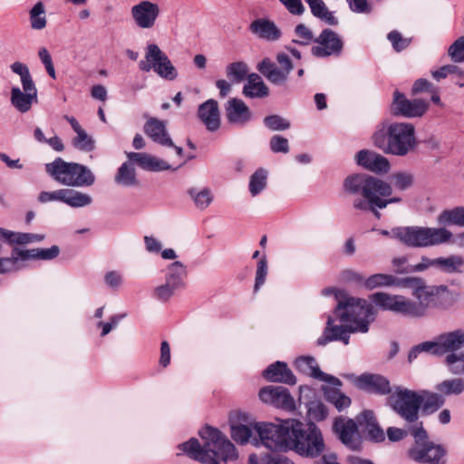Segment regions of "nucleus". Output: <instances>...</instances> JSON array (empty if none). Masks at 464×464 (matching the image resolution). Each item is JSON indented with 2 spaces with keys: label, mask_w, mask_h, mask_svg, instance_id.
<instances>
[{
  "label": "nucleus",
  "mask_w": 464,
  "mask_h": 464,
  "mask_svg": "<svg viewBox=\"0 0 464 464\" xmlns=\"http://www.w3.org/2000/svg\"><path fill=\"white\" fill-rule=\"evenodd\" d=\"M422 352L434 354V349L431 341L423 342L412 347L408 354L409 362H412L413 360H415L418 357V355Z\"/></svg>",
  "instance_id": "62"
},
{
  "label": "nucleus",
  "mask_w": 464,
  "mask_h": 464,
  "mask_svg": "<svg viewBox=\"0 0 464 464\" xmlns=\"http://www.w3.org/2000/svg\"><path fill=\"white\" fill-rule=\"evenodd\" d=\"M403 288L411 290V295L416 299L415 307L419 318L426 316L430 309L441 308L443 306V291L438 287L427 285L419 277H407Z\"/></svg>",
  "instance_id": "9"
},
{
  "label": "nucleus",
  "mask_w": 464,
  "mask_h": 464,
  "mask_svg": "<svg viewBox=\"0 0 464 464\" xmlns=\"http://www.w3.org/2000/svg\"><path fill=\"white\" fill-rule=\"evenodd\" d=\"M308 5L311 14L328 25H337L339 21L334 11H330L324 0H304Z\"/></svg>",
  "instance_id": "36"
},
{
  "label": "nucleus",
  "mask_w": 464,
  "mask_h": 464,
  "mask_svg": "<svg viewBox=\"0 0 464 464\" xmlns=\"http://www.w3.org/2000/svg\"><path fill=\"white\" fill-rule=\"evenodd\" d=\"M178 290L179 288L165 281L154 289L153 295L161 302H167Z\"/></svg>",
  "instance_id": "51"
},
{
  "label": "nucleus",
  "mask_w": 464,
  "mask_h": 464,
  "mask_svg": "<svg viewBox=\"0 0 464 464\" xmlns=\"http://www.w3.org/2000/svg\"><path fill=\"white\" fill-rule=\"evenodd\" d=\"M39 58L43 64L44 65L47 73L52 77L53 79L56 78L55 69L53 63L52 56L48 50L45 47H42L39 49L38 52Z\"/></svg>",
  "instance_id": "59"
},
{
  "label": "nucleus",
  "mask_w": 464,
  "mask_h": 464,
  "mask_svg": "<svg viewBox=\"0 0 464 464\" xmlns=\"http://www.w3.org/2000/svg\"><path fill=\"white\" fill-rule=\"evenodd\" d=\"M160 13L159 5L149 0L140 1L130 9V14L135 24L141 29L154 27Z\"/></svg>",
  "instance_id": "19"
},
{
  "label": "nucleus",
  "mask_w": 464,
  "mask_h": 464,
  "mask_svg": "<svg viewBox=\"0 0 464 464\" xmlns=\"http://www.w3.org/2000/svg\"><path fill=\"white\" fill-rule=\"evenodd\" d=\"M286 10L294 15H302L304 13V6L302 0H279Z\"/></svg>",
  "instance_id": "63"
},
{
  "label": "nucleus",
  "mask_w": 464,
  "mask_h": 464,
  "mask_svg": "<svg viewBox=\"0 0 464 464\" xmlns=\"http://www.w3.org/2000/svg\"><path fill=\"white\" fill-rule=\"evenodd\" d=\"M186 266L179 261H174L166 267L165 281L179 289L185 287Z\"/></svg>",
  "instance_id": "38"
},
{
  "label": "nucleus",
  "mask_w": 464,
  "mask_h": 464,
  "mask_svg": "<svg viewBox=\"0 0 464 464\" xmlns=\"http://www.w3.org/2000/svg\"><path fill=\"white\" fill-rule=\"evenodd\" d=\"M198 115L209 131H216L220 127V115L218 103L209 99L199 105Z\"/></svg>",
  "instance_id": "28"
},
{
  "label": "nucleus",
  "mask_w": 464,
  "mask_h": 464,
  "mask_svg": "<svg viewBox=\"0 0 464 464\" xmlns=\"http://www.w3.org/2000/svg\"><path fill=\"white\" fill-rule=\"evenodd\" d=\"M387 405L407 423H414L419 420L420 401L416 391L395 386L387 398Z\"/></svg>",
  "instance_id": "10"
},
{
  "label": "nucleus",
  "mask_w": 464,
  "mask_h": 464,
  "mask_svg": "<svg viewBox=\"0 0 464 464\" xmlns=\"http://www.w3.org/2000/svg\"><path fill=\"white\" fill-rule=\"evenodd\" d=\"M435 389L445 396L459 395L464 392V380L461 378H453L444 380L436 384Z\"/></svg>",
  "instance_id": "42"
},
{
  "label": "nucleus",
  "mask_w": 464,
  "mask_h": 464,
  "mask_svg": "<svg viewBox=\"0 0 464 464\" xmlns=\"http://www.w3.org/2000/svg\"><path fill=\"white\" fill-rule=\"evenodd\" d=\"M267 261L266 256L260 258L256 271V282L254 290L256 292L264 285L267 275Z\"/></svg>",
  "instance_id": "56"
},
{
  "label": "nucleus",
  "mask_w": 464,
  "mask_h": 464,
  "mask_svg": "<svg viewBox=\"0 0 464 464\" xmlns=\"http://www.w3.org/2000/svg\"><path fill=\"white\" fill-rule=\"evenodd\" d=\"M260 400L276 408L292 411L295 409V400L286 388L282 386H266L259 392Z\"/></svg>",
  "instance_id": "20"
},
{
  "label": "nucleus",
  "mask_w": 464,
  "mask_h": 464,
  "mask_svg": "<svg viewBox=\"0 0 464 464\" xmlns=\"http://www.w3.org/2000/svg\"><path fill=\"white\" fill-rule=\"evenodd\" d=\"M13 72L20 76L22 85H35L30 74L27 65L20 62H15L11 65Z\"/></svg>",
  "instance_id": "55"
},
{
  "label": "nucleus",
  "mask_w": 464,
  "mask_h": 464,
  "mask_svg": "<svg viewBox=\"0 0 464 464\" xmlns=\"http://www.w3.org/2000/svg\"><path fill=\"white\" fill-rule=\"evenodd\" d=\"M406 279L407 277L399 278L389 274H374L365 279L364 287L368 290L383 286H397L403 288Z\"/></svg>",
  "instance_id": "34"
},
{
  "label": "nucleus",
  "mask_w": 464,
  "mask_h": 464,
  "mask_svg": "<svg viewBox=\"0 0 464 464\" xmlns=\"http://www.w3.org/2000/svg\"><path fill=\"white\" fill-rule=\"evenodd\" d=\"M63 118L76 133V136L72 140V145L76 150L83 152L93 151L95 150V140L85 131L74 117L64 115Z\"/></svg>",
  "instance_id": "29"
},
{
  "label": "nucleus",
  "mask_w": 464,
  "mask_h": 464,
  "mask_svg": "<svg viewBox=\"0 0 464 464\" xmlns=\"http://www.w3.org/2000/svg\"><path fill=\"white\" fill-rule=\"evenodd\" d=\"M392 183L399 190H406L413 185V175L408 172L394 173L392 177Z\"/></svg>",
  "instance_id": "50"
},
{
  "label": "nucleus",
  "mask_w": 464,
  "mask_h": 464,
  "mask_svg": "<svg viewBox=\"0 0 464 464\" xmlns=\"http://www.w3.org/2000/svg\"><path fill=\"white\" fill-rule=\"evenodd\" d=\"M114 179L117 184L124 187H134L138 184L135 169L129 161L121 164Z\"/></svg>",
  "instance_id": "41"
},
{
  "label": "nucleus",
  "mask_w": 464,
  "mask_h": 464,
  "mask_svg": "<svg viewBox=\"0 0 464 464\" xmlns=\"http://www.w3.org/2000/svg\"><path fill=\"white\" fill-rule=\"evenodd\" d=\"M145 60L139 63L142 72L153 70L160 78L174 81L178 77V71L168 55L156 44H149L146 47Z\"/></svg>",
  "instance_id": "12"
},
{
  "label": "nucleus",
  "mask_w": 464,
  "mask_h": 464,
  "mask_svg": "<svg viewBox=\"0 0 464 464\" xmlns=\"http://www.w3.org/2000/svg\"><path fill=\"white\" fill-rule=\"evenodd\" d=\"M311 53L318 58L338 56L341 54L343 43L340 36L331 29H324L318 37L314 38Z\"/></svg>",
  "instance_id": "17"
},
{
  "label": "nucleus",
  "mask_w": 464,
  "mask_h": 464,
  "mask_svg": "<svg viewBox=\"0 0 464 464\" xmlns=\"http://www.w3.org/2000/svg\"><path fill=\"white\" fill-rule=\"evenodd\" d=\"M230 433L232 439L238 444L245 445L248 443L256 431L258 439L253 438L251 442L256 445H264L266 447L265 440L262 438L259 426L262 424H274L273 422H256L254 419L246 412L235 411L230 415Z\"/></svg>",
  "instance_id": "11"
},
{
  "label": "nucleus",
  "mask_w": 464,
  "mask_h": 464,
  "mask_svg": "<svg viewBox=\"0 0 464 464\" xmlns=\"http://www.w3.org/2000/svg\"><path fill=\"white\" fill-rule=\"evenodd\" d=\"M429 109V102L422 99L409 100L406 96L395 91L393 100L391 105L392 113L395 116L405 118H420L423 116Z\"/></svg>",
  "instance_id": "15"
},
{
  "label": "nucleus",
  "mask_w": 464,
  "mask_h": 464,
  "mask_svg": "<svg viewBox=\"0 0 464 464\" xmlns=\"http://www.w3.org/2000/svg\"><path fill=\"white\" fill-rule=\"evenodd\" d=\"M45 172L57 183L69 188L91 187L95 175L90 168L76 162H67L62 158L45 164Z\"/></svg>",
  "instance_id": "6"
},
{
  "label": "nucleus",
  "mask_w": 464,
  "mask_h": 464,
  "mask_svg": "<svg viewBox=\"0 0 464 464\" xmlns=\"http://www.w3.org/2000/svg\"><path fill=\"white\" fill-rule=\"evenodd\" d=\"M188 193L195 206L201 210L206 209L213 201V195L208 188H205L200 190L192 188L188 190Z\"/></svg>",
  "instance_id": "45"
},
{
  "label": "nucleus",
  "mask_w": 464,
  "mask_h": 464,
  "mask_svg": "<svg viewBox=\"0 0 464 464\" xmlns=\"http://www.w3.org/2000/svg\"><path fill=\"white\" fill-rule=\"evenodd\" d=\"M144 132L156 143L161 146H173L166 124L163 121L150 118L144 125Z\"/></svg>",
  "instance_id": "31"
},
{
  "label": "nucleus",
  "mask_w": 464,
  "mask_h": 464,
  "mask_svg": "<svg viewBox=\"0 0 464 464\" xmlns=\"http://www.w3.org/2000/svg\"><path fill=\"white\" fill-rule=\"evenodd\" d=\"M225 111L227 121L233 125L242 127L252 120L250 109L240 99H229L225 105Z\"/></svg>",
  "instance_id": "25"
},
{
  "label": "nucleus",
  "mask_w": 464,
  "mask_h": 464,
  "mask_svg": "<svg viewBox=\"0 0 464 464\" xmlns=\"http://www.w3.org/2000/svg\"><path fill=\"white\" fill-rule=\"evenodd\" d=\"M387 38L391 42L393 49L397 52L404 50L411 43V39L403 38L398 31H392L388 34Z\"/></svg>",
  "instance_id": "58"
},
{
  "label": "nucleus",
  "mask_w": 464,
  "mask_h": 464,
  "mask_svg": "<svg viewBox=\"0 0 464 464\" xmlns=\"http://www.w3.org/2000/svg\"><path fill=\"white\" fill-rule=\"evenodd\" d=\"M322 294L334 296L337 302L334 315L340 324H335L334 319L328 316L324 333L317 340L318 345L324 346L333 341H341L347 345L351 334H366L369 331V325L374 321L376 314L371 302L350 296L344 290L334 287L324 288Z\"/></svg>",
  "instance_id": "1"
},
{
  "label": "nucleus",
  "mask_w": 464,
  "mask_h": 464,
  "mask_svg": "<svg viewBox=\"0 0 464 464\" xmlns=\"http://www.w3.org/2000/svg\"><path fill=\"white\" fill-rule=\"evenodd\" d=\"M128 159L130 161L139 165L141 169L149 171L172 169L171 166L165 160L147 153L130 152ZM182 165L183 163L179 164L178 167L174 168L173 170L178 169Z\"/></svg>",
  "instance_id": "27"
},
{
  "label": "nucleus",
  "mask_w": 464,
  "mask_h": 464,
  "mask_svg": "<svg viewBox=\"0 0 464 464\" xmlns=\"http://www.w3.org/2000/svg\"><path fill=\"white\" fill-rule=\"evenodd\" d=\"M199 436L205 441L203 447L197 439H190L180 444L179 449L205 464H218L219 460L227 462L237 458L234 444L218 430L205 427L199 431Z\"/></svg>",
  "instance_id": "3"
},
{
  "label": "nucleus",
  "mask_w": 464,
  "mask_h": 464,
  "mask_svg": "<svg viewBox=\"0 0 464 464\" xmlns=\"http://www.w3.org/2000/svg\"><path fill=\"white\" fill-rule=\"evenodd\" d=\"M250 33L257 39L276 42L282 36V32L278 26L268 18H257L251 22L248 27Z\"/></svg>",
  "instance_id": "26"
},
{
  "label": "nucleus",
  "mask_w": 464,
  "mask_h": 464,
  "mask_svg": "<svg viewBox=\"0 0 464 464\" xmlns=\"http://www.w3.org/2000/svg\"><path fill=\"white\" fill-rule=\"evenodd\" d=\"M295 34L296 39H295L294 42L296 44L308 45L314 41L312 31L304 24H299L295 26Z\"/></svg>",
  "instance_id": "54"
},
{
  "label": "nucleus",
  "mask_w": 464,
  "mask_h": 464,
  "mask_svg": "<svg viewBox=\"0 0 464 464\" xmlns=\"http://www.w3.org/2000/svg\"><path fill=\"white\" fill-rule=\"evenodd\" d=\"M60 248L57 246H52L49 248H36L37 260H52L58 256Z\"/></svg>",
  "instance_id": "64"
},
{
  "label": "nucleus",
  "mask_w": 464,
  "mask_h": 464,
  "mask_svg": "<svg viewBox=\"0 0 464 464\" xmlns=\"http://www.w3.org/2000/svg\"><path fill=\"white\" fill-rule=\"evenodd\" d=\"M267 184V171L265 169H258L256 170L249 179V192L252 197L260 194L266 187Z\"/></svg>",
  "instance_id": "44"
},
{
  "label": "nucleus",
  "mask_w": 464,
  "mask_h": 464,
  "mask_svg": "<svg viewBox=\"0 0 464 464\" xmlns=\"http://www.w3.org/2000/svg\"><path fill=\"white\" fill-rule=\"evenodd\" d=\"M340 386L323 387V392L326 401L339 411H343L351 405V399L342 392L338 388Z\"/></svg>",
  "instance_id": "39"
},
{
  "label": "nucleus",
  "mask_w": 464,
  "mask_h": 464,
  "mask_svg": "<svg viewBox=\"0 0 464 464\" xmlns=\"http://www.w3.org/2000/svg\"><path fill=\"white\" fill-rule=\"evenodd\" d=\"M370 298L372 303L383 310L391 311L406 317L419 318L415 307V301L404 295L377 292L372 294Z\"/></svg>",
  "instance_id": "13"
},
{
  "label": "nucleus",
  "mask_w": 464,
  "mask_h": 464,
  "mask_svg": "<svg viewBox=\"0 0 464 464\" xmlns=\"http://www.w3.org/2000/svg\"><path fill=\"white\" fill-rule=\"evenodd\" d=\"M434 355L459 353L464 349V328H456L439 334L431 341Z\"/></svg>",
  "instance_id": "18"
},
{
  "label": "nucleus",
  "mask_w": 464,
  "mask_h": 464,
  "mask_svg": "<svg viewBox=\"0 0 464 464\" xmlns=\"http://www.w3.org/2000/svg\"><path fill=\"white\" fill-rule=\"evenodd\" d=\"M257 70L273 84H284L287 78V71H283L269 58L263 59L257 65Z\"/></svg>",
  "instance_id": "33"
},
{
  "label": "nucleus",
  "mask_w": 464,
  "mask_h": 464,
  "mask_svg": "<svg viewBox=\"0 0 464 464\" xmlns=\"http://www.w3.org/2000/svg\"><path fill=\"white\" fill-rule=\"evenodd\" d=\"M354 383L357 388L369 393L390 396L393 392L390 381L381 374H361L355 378Z\"/></svg>",
  "instance_id": "21"
},
{
  "label": "nucleus",
  "mask_w": 464,
  "mask_h": 464,
  "mask_svg": "<svg viewBox=\"0 0 464 464\" xmlns=\"http://www.w3.org/2000/svg\"><path fill=\"white\" fill-rule=\"evenodd\" d=\"M392 235L396 239L410 247H429L450 241L452 233L445 227H394Z\"/></svg>",
  "instance_id": "7"
},
{
  "label": "nucleus",
  "mask_w": 464,
  "mask_h": 464,
  "mask_svg": "<svg viewBox=\"0 0 464 464\" xmlns=\"http://www.w3.org/2000/svg\"><path fill=\"white\" fill-rule=\"evenodd\" d=\"M343 187L346 192L357 196L353 202L355 209L371 211L377 218H381L378 210L380 208L372 200L379 198L378 194L382 196L392 194L391 184L366 174L348 176L343 181Z\"/></svg>",
  "instance_id": "4"
},
{
  "label": "nucleus",
  "mask_w": 464,
  "mask_h": 464,
  "mask_svg": "<svg viewBox=\"0 0 464 464\" xmlns=\"http://www.w3.org/2000/svg\"><path fill=\"white\" fill-rule=\"evenodd\" d=\"M355 162L363 169L377 174L387 173L391 165L382 155L369 150H362L355 155Z\"/></svg>",
  "instance_id": "23"
},
{
  "label": "nucleus",
  "mask_w": 464,
  "mask_h": 464,
  "mask_svg": "<svg viewBox=\"0 0 464 464\" xmlns=\"http://www.w3.org/2000/svg\"><path fill=\"white\" fill-rule=\"evenodd\" d=\"M270 149L275 153H287L289 151L288 140L280 135H275L270 140Z\"/></svg>",
  "instance_id": "60"
},
{
  "label": "nucleus",
  "mask_w": 464,
  "mask_h": 464,
  "mask_svg": "<svg viewBox=\"0 0 464 464\" xmlns=\"http://www.w3.org/2000/svg\"><path fill=\"white\" fill-rule=\"evenodd\" d=\"M295 368L302 373L311 376L332 386H342V382L330 374L321 371L315 359L312 356H301L295 361Z\"/></svg>",
  "instance_id": "22"
},
{
  "label": "nucleus",
  "mask_w": 464,
  "mask_h": 464,
  "mask_svg": "<svg viewBox=\"0 0 464 464\" xmlns=\"http://www.w3.org/2000/svg\"><path fill=\"white\" fill-rule=\"evenodd\" d=\"M372 142L386 154L405 156L416 146L415 128L408 122L392 123L386 130L375 131Z\"/></svg>",
  "instance_id": "5"
},
{
  "label": "nucleus",
  "mask_w": 464,
  "mask_h": 464,
  "mask_svg": "<svg viewBox=\"0 0 464 464\" xmlns=\"http://www.w3.org/2000/svg\"><path fill=\"white\" fill-rule=\"evenodd\" d=\"M445 364L450 373L464 374V351L459 353H450L445 357Z\"/></svg>",
  "instance_id": "48"
},
{
  "label": "nucleus",
  "mask_w": 464,
  "mask_h": 464,
  "mask_svg": "<svg viewBox=\"0 0 464 464\" xmlns=\"http://www.w3.org/2000/svg\"><path fill=\"white\" fill-rule=\"evenodd\" d=\"M420 410L425 414H431L440 409L445 403V398L440 392H432L428 390L418 392Z\"/></svg>",
  "instance_id": "35"
},
{
  "label": "nucleus",
  "mask_w": 464,
  "mask_h": 464,
  "mask_svg": "<svg viewBox=\"0 0 464 464\" xmlns=\"http://www.w3.org/2000/svg\"><path fill=\"white\" fill-rule=\"evenodd\" d=\"M227 75L235 82H241L247 75L248 68L244 62H236L227 66Z\"/></svg>",
  "instance_id": "49"
},
{
  "label": "nucleus",
  "mask_w": 464,
  "mask_h": 464,
  "mask_svg": "<svg viewBox=\"0 0 464 464\" xmlns=\"http://www.w3.org/2000/svg\"><path fill=\"white\" fill-rule=\"evenodd\" d=\"M264 124L271 130H285L290 128V122L279 116L270 115L264 119Z\"/></svg>",
  "instance_id": "53"
},
{
  "label": "nucleus",
  "mask_w": 464,
  "mask_h": 464,
  "mask_svg": "<svg viewBox=\"0 0 464 464\" xmlns=\"http://www.w3.org/2000/svg\"><path fill=\"white\" fill-rule=\"evenodd\" d=\"M441 226L464 227V207H456L443 210L437 218Z\"/></svg>",
  "instance_id": "40"
},
{
  "label": "nucleus",
  "mask_w": 464,
  "mask_h": 464,
  "mask_svg": "<svg viewBox=\"0 0 464 464\" xmlns=\"http://www.w3.org/2000/svg\"><path fill=\"white\" fill-rule=\"evenodd\" d=\"M448 54L453 63H464V36L459 37L450 45Z\"/></svg>",
  "instance_id": "52"
},
{
  "label": "nucleus",
  "mask_w": 464,
  "mask_h": 464,
  "mask_svg": "<svg viewBox=\"0 0 464 464\" xmlns=\"http://www.w3.org/2000/svg\"><path fill=\"white\" fill-rule=\"evenodd\" d=\"M106 285L111 289H118L123 283L122 274L119 271H109L104 276Z\"/></svg>",
  "instance_id": "61"
},
{
  "label": "nucleus",
  "mask_w": 464,
  "mask_h": 464,
  "mask_svg": "<svg viewBox=\"0 0 464 464\" xmlns=\"http://www.w3.org/2000/svg\"><path fill=\"white\" fill-rule=\"evenodd\" d=\"M357 421L362 428H364L370 440L382 442L385 440L384 431L378 424L372 411H363L360 415H358Z\"/></svg>",
  "instance_id": "32"
},
{
  "label": "nucleus",
  "mask_w": 464,
  "mask_h": 464,
  "mask_svg": "<svg viewBox=\"0 0 464 464\" xmlns=\"http://www.w3.org/2000/svg\"><path fill=\"white\" fill-rule=\"evenodd\" d=\"M269 93L267 86L264 83L261 77L256 73H251L247 76V82L243 88V94L249 98H263Z\"/></svg>",
  "instance_id": "37"
},
{
  "label": "nucleus",
  "mask_w": 464,
  "mask_h": 464,
  "mask_svg": "<svg viewBox=\"0 0 464 464\" xmlns=\"http://www.w3.org/2000/svg\"><path fill=\"white\" fill-rule=\"evenodd\" d=\"M259 431L266 448L274 451L291 450L302 457L315 459L326 450L323 432L314 422L277 420V424L260 425Z\"/></svg>",
  "instance_id": "2"
},
{
  "label": "nucleus",
  "mask_w": 464,
  "mask_h": 464,
  "mask_svg": "<svg viewBox=\"0 0 464 464\" xmlns=\"http://www.w3.org/2000/svg\"><path fill=\"white\" fill-rule=\"evenodd\" d=\"M30 24L34 30H42L46 26L45 7L43 2H37L29 11Z\"/></svg>",
  "instance_id": "46"
},
{
  "label": "nucleus",
  "mask_w": 464,
  "mask_h": 464,
  "mask_svg": "<svg viewBox=\"0 0 464 464\" xmlns=\"http://www.w3.org/2000/svg\"><path fill=\"white\" fill-rule=\"evenodd\" d=\"M10 260L14 263L12 266H14V272L24 267V262L29 260H37L36 248L32 249H22L14 247L11 253Z\"/></svg>",
  "instance_id": "43"
},
{
  "label": "nucleus",
  "mask_w": 464,
  "mask_h": 464,
  "mask_svg": "<svg viewBox=\"0 0 464 464\" xmlns=\"http://www.w3.org/2000/svg\"><path fill=\"white\" fill-rule=\"evenodd\" d=\"M22 86L23 91L17 86L11 89L10 102L19 112L25 113L37 102V89L35 85Z\"/></svg>",
  "instance_id": "24"
},
{
  "label": "nucleus",
  "mask_w": 464,
  "mask_h": 464,
  "mask_svg": "<svg viewBox=\"0 0 464 464\" xmlns=\"http://www.w3.org/2000/svg\"><path fill=\"white\" fill-rule=\"evenodd\" d=\"M37 200L41 204L59 201L74 208H84L92 203V198L89 194L69 188L42 191L39 193Z\"/></svg>",
  "instance_id": "14"
},
{
  "label": "nucleus",
  "mask_w": 464,
  "mask_h": 464,
  "mask_svg": "<svg viewBox=\"0 0 464 464\" xmlns=\"http://www.w3.org/2000/svg\"><path fill=\"white\" fill-rule=\"evenodd\" d=\"M464 266V257L461 256H450L448 257H439L437 262V268L445 273L459 272V269Z\"/></svg>",
  "instance_id": "47"
},
{
  "label": "nucleus",
  "mask_w": 464,
  "mask_h": 464,
  "mask_svg": "<svg viewBox=\"0 0 464 464\" xmlns=\"http://www.w3.org/2000/svg\"><path fill=\"white\" fill-rule=\"evenodd\" d=\"M264 377L273 382H282L289 385L296 383V378L285 362H276L269 365L263 372Z\"/></svg>",
  "instance_id": "30"
},
{
  "label": "nucleus",
  "mask_w": 464,
  "mask_h": 464,
  "mask_svg": "<svg viewBox=\"0 0 464 464\" xmlns=\"http://www.w3.org/2000/svg\"><path fill=\"white\" fill-rule=\"evenodd\" d=\"M308 414L314 420L321 421L327 417L328 411L324 403L320 401H314L309 405Z\"/></svg>",
  "instance_id": "57"
},
{
  "label": "nucleus",
  "mask_w": 464,
  "mask_h": 464,
  "mask_svg": "<svg viewBox=\"0 0 464 464\" xmlns=\"http://www.w3.org/2000/svg\"><path fill=\"white\" fill-rule=\"evenodd\" d=\"M333 432L348 449L352 450H360L362 437L357 423L353 419L343 416L335 418L333 423Z\"/></svg>",
  "instance_id": "16"
},
{
  "label": "nucleus",
  "mask_w": 464,
  "mask_h": 464,
  "mask_svg": "<svg viewBox=\"0 0 464 464\" xmlns=\"http://www.w3.org/2000/svg\"><path fill=\"white\" fill-rule=\"evenodd\" d=\"M415 443L408 450L411 459L422 464H445L446 450L440 444L428 440L426 430L420 427L412 430Z\"/></svg>",
  "instance_id": "8"
}]
</instances>
